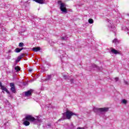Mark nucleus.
<instances>
[{
    "label": "nucleus",
    "instance_id": "obj_1",
    "mask_svg": "<svg viewBox=\"0 0 129 129\" xmlns=\"http://www.w3.org/2000/svg\"><path fill=\"white\" fill-rule=\"evenodd\" d=\"M23 124L26 126H28V125H30V122H41L42 120L41 119L37 118V119L35 118V117H33L32 115H28L25 117V118L23 119Z\"/></svg>",
    "mask_w": 129,
    "mask_h": 129
},
{
    "label": "nucleus",
    "instance_id": "obj_2",
    "mask_svg": "<svg viewBox=\"0 0 129 129\" xmlns=\"http://www.w3.org/2000/svg\"><path fill=\"white\" fill-rule=\"evenodd\" d=\"M109 109V108L108 107H104V108L94 107L93 111L97 114H100L101 112H105L106 111H108Z\"/></svg>",
    "mask_w": 129,
    "mask_h": 129
},
{
    "label": "nucleus",
    "instance_id": "obj_3",
    "mask_svg": "<svg viewBox=\"0 0 129 129\" xmlns=\"http://www.w3.org/2000/svg\"><path fill=\"white\" fill-rule=\"evenodd\" d=\"M58 5H60V10L62 13L64 14H67V9H66V5L62 3L61 1L58 2Z\"/></svg>",
    "mask_w": 129,
    "mask_h": 129
},
{
    "label": "nucleus",
    "instance_id": "obj_4",
    "mask_svg": "<svg viewBox=\"0 0 129 129\" xmlns=\"http://www.w3.org/2000/svg\"><path fill=\"white\" fill-rule=\"evenodd\" d=\"M63 115H66L67 119H70L72 115H77V114L72 112L69 110H67L66 112L64 113Z\"/></svg>",
    "mask_w": 129,
    "mask_h": 129
},
{
    "label": "nucleus",
    "instance_id": "obj_5",
    "mask_svg": "<svg viewBox=\"0 0 129 129\" xmlns=\"http://www.w3.org/2000/svg\"><path fill=\"white\" fill-rule=\"evenodd\" d=\"M0 87L2 90H3V91H6L7 93H8V94H10V91H9L8 89H7V88H6L5 86H3V84H2V82H0Z\"/></svg>",
    "mask_w": 129,
    "mask_h": 129
},
{
    "label": "nucleus",
    "instance_id": "obj_6",
    "mask_svg": "<svg viewBox=\"0 0 129 129\" xmlns=\"http://www.w3.org/2000/svg\"><path fill=\"white\" fill-rule=\"evenodd\" d=\"M11 90L13 93H16V87H15V84L14 83H10Z\"/></svg>",
    "mask_w": 129,
    "mask_h": 129
},
{
    "label": "nucleus",
    "instance_id": "obj_7",
    "mask_svg": "<svg viewBox=\"0 0 129 129\" xmlns=\"http://www.w3.org/2000/svg\"><path fill=\"white\" fill-rule=\"evenodd\" d=\"M32 92H33V90L31 89L27 91L24 92V94L25 96H31L32 95Z\"/></svg>",
    "mask_w": 129,
    "mask_h": 129
},
{
    "label": "nucleus",
    "instance_id": "obj_8",
    "mask_svg": "<svg viewBox=\"0 0 129 129\" xmlns=\"http://www.w3.org/2000/svg\"><path fill=\"white\" fill-rule=\"evenodd\" d=\"M34 2L37 3V4H40L41 5H43V4H45L46 1L45 0H33Z\"/></svg>",
    "mask_w": 129,
    "mask_h": 129
},
{
    "label": "nucleus",
    "instance_id": "obj_9",
    "mask_svg": "<svg viewBox=\"0 0 129 129\" xmlns=\"http://www.w3.org/2000/svg\"><path fill=\"white\" fill-rule=\"evenodd\" d=\"M110 20H109V23L110 24V26H109V27H110L111 31H112L113 32H115V27H114V26H111V23H110Z\"/></svg>",
    "mask_w": 129,
    "mask_h": 129
},
{
    "label": "nucleus",
    "instance_id": "obj_10",
    "mask_svg": "<svg viewBox=\"0 0 129 129\" xmlns=\"http://www.w3.org/2000/svg\"><path fill=\"white\" fill-rule=\"evenodd\" d=\"M32 50L34 52H39L41 50V48L40 47H35L32 48Z\"/></svg>",
    "mask_w": 129,
    "mask_h": 129
},
{
    "label": "nucleus",
    "instance_id": "obj_11",
    "mask_svg": "<svg viewBox=\"0 0 129 129\" xmlns=\"http://www.w3.org/2000/svg\"><path fill=\"white\" fill-rule=\"evenodd\" d=\"M111 52H112L113 54H119V52L114 49V48H111Z\"/></svg>",
    "mask_w": 129,
    "mask_h": 129
},
{
    "label": "nucleus",
    "instance_id": "obj_12",
    "mask_svg": "<svg viewBox=\"0 0 129 129\" xmlns=\"http://www.w3.org/2000/svg\"><path fill=\"white\" fill-rule=\"evenodd\" d=\"M122 30L123 31H125V32H127V34L129 35V29L127 28L126 27L123 26L122 27Z\"/></svg>",
    "mask_w": 129,
    "mask_h": 129
},
{
    "label": "nucleus",
    "instance_id": "obj_13",
    "mask_svg": "<svg viewBox=\"0 0 129 129\" xmlns=\"http://www.w3.org/2000/svg\"><path fill=\"white\" fill-rule=\"evenodd\" d=\"M112 43L115 44V45H117V44H118V43H119V42L118 41V40H117V39L115 38L113 41H112Z\"/></svg>",
    "mask_w": 129,
    "mask_h": 129
},
{
    "label": "nucleus",
    "instance_id": "obj_14",
    "mask_svg": "<svg viewBox=\"0 0 129 129\" xmlns=\"http://www.w3.org/2000/svg\"><path fill=\"white\" fill-rule=\"evenodd\" d=\"M53 76H54L52 75H48L46 78V80H50V79H51V78H52V77H53Z\"/></svg>",
    "mask_w": 129,
    "mask_h": 129
},
{
    "label": "nucleus",
    "instance_id": "obj_15",
    "mask_svg": "<svg viewBox=\"0 0 129 129\" xmlns=\"http://www.w3.org/2000/svg\"><path fill=\"white\" fill-rule=\"evenodd\" d=\"M15 70H16V72H19L21 70L20 67L19 66H17L14 68Z\"/></svg>",
    "mask_w": 129,
    "mask_h": 129
},
{
    "label": "nucleus",
    "instance_id": "obj_16",
    "mask_svg": "<svg viewBox=\"0 0 129 129\" xmlns=\"http://www.w3.org/2000/svg\"><path fill=\"white\" fill-rule=\"evenodd\" d=\"M20 51L21 49L19 48H16L15 50V52H16V53H20Z\"/></svg>",
    "mask_w": 129,
    "mask_h": 129
},
{
    "label": "nucleus",
    "instance_id": "obj_17",
    "mask_svg": "<svg viewBox=\"0 0 129 129\" xmlns=\"http://www.w3.org/2000/svg\"><path fill=\"white\" fill-rule=\"evenodd\" d=\"M22 58H21V56H19L17 57V59L16 60V62L18 63V62H20V61L21 60Z\"/></svg>",
    "mask_w": 129,
    "mask_h": 129
},
{
    "label": "nucleus",
    "instance_id": "obj_18",
    "mask_svg": "<svg viewBox=\"0 0 129 129\" xmlns=\"http://www.w3.org/2000/svg\"><path fill=\"white\" fill-rule=\"evenodd\" d=\"M93 68H96V69H99V67L95 64H92Z\"/></svg>",
    "mask_w": 129,
    "mask_h": 129
},
{
    "label": "nucleus",
    "instance_id": "obj_19",
    "mask_svg": "<svg viewBox=\"0 0 129 129\" xmlns=\"http://www.w3.org/2000/svg\"><path fill=\"white\" fill-rule=\"evenodd\" d=\"M88 22H89V24H93V19H89Z\"/></svg>",
    "mask_w": 129,
    "mask_h": 129
},
{
    "label": "nucleus",
    "instance_id": "obj_20",
    "mask_svg": "<svg viewBox=\"0 0 129 129\" xmlns=\"http://www.w3.org/2000/svg\"><path fill=\"white\" fill-rule=\"evenodd\" d=\"M122 103L124 104H126V103H127V101L125 99H123L122 100Z\"/></svg>",
    "mask_w": 129,
    "mask_h": 129
},
{
    "label": "nucleus",
    "instance_id": "obj_21",
    "mask_svg": "<svg viewBox=\"0 0 129 129\" xmlns=\"http://www.w3.org/2000/svg\"><path fill=\"white\" fill-rule=\"evenodd\" d=\"M19 47H24V43L21 42L19 44Z\"/></svg>",
    "mask_w": 129,
    "mask_h": 129
},
{
    "label": "nucleus",
    "instance_id": "obj_22",
    "mask_svg": "<svg viewBox=\"0 0 129 129\" xmlns=\"http://www.w3.org/2000/svg\"><path fill=\"white\" fill-rule=\"evenodd\" d=\"M61 40H62V41H66V40H67V37H61Z\"/></svg>",
    "mask_w": 129,
    "mask_h": 129
},
{
    "label": "nucleus",
    "instance_id": "obj_23",
    "mask_svg": "<svg viewBox=\"0 0 129 129\" xmlns=\"http://www.w3.org/2000/svg\"><path fill=\"white\" fill-rule=\"evenodd\" d=\"M19 56L21 57V58L22 59V58L25 57V54L22 53Z\"/></svg>",
    "mask_w": 129,
    "mask_h": 129
},
{
    "label": "nucleus",
    "instance_id": "obj_24",
    "mask_svg": "<svg viewBox=\"0 0 129 129\" xmlns=\"http://www.w3.org/2000/svg\"><path fill=\"white\" fill-rule=\"evenodd\" d=\"M46 127H47V128H49L50 127H51V124H48L46 125Z\"/></svg>",
    "mask_w": 129,
    "mask_h": 129
},
{
    "label": "nucleus",
    "instance_id": "obj_25",
    "mask_svg": "<svg viewBox=\"0 0 129 129\" xmlns=\"http://www.w3.org/2000/svg\"><path fill=\"white\" fill-rule=\"evenodd\" d=\"M63 77L64 79H67V78H68L67 77V76H66V75H63Z\"/></svg>",
    "mask_w": 129,
    "mask_h": 129
},
{
    "label": "nucleus",
    "instance_id": "obj_26",
    "mask_svg": "<svg viewBox=\"0 0 129 129\" xmlns=\"http://www.w3.org/2000/svg\"><path fill=\"white\" fill-rule=\"evenodd\" d=\"M77 129H85V128L84 127H77Z\"/></svg>",
    "mask_w": 129,
    "mask_h": 129
},
{
    "label": "nucleus",
    "instance_id": "obj_27",
    "mask_svg": "<svg viewBox=\"0 0 129 129\" xmlns=\"http://www.w3.org/2000/svg\"><path fill=\"white\" fill-rule=\"evenodd\" d=\"M124 82L125 84H126V85H128V82H127L125 81H124Z\"/></svg>",
    "mask_w": 129,
    "mask_h": 129
},
{
    "label": "nucleus",
    "instance_id": "obj_28",
    "mask_svg": "<svg viewBox=\"0 0 129 129\" xmlns=\"http://www.w3.org/2000/svg\"><path fill=\"white\" fill-rule=\"evenodd\" d=\"M114 79H115L116 82H117V81H118V78H115Z\"/></svg>",
    "mask_w": 129,
    "mask_h": 129
},
{
    "label": "nucleus",
    "instance_id": "obj_29",
    "mask_svg": "<svg viewBox=\"0 0 129 129\" xmlns=\"http://www.w3.org/2000/svg\"><path fill=\"white\" fill-rule=\"evenodd\" d=\"M32 71H33V70H32V69H30L29 70V72H32Z\"/></svg>",
    "mask_w": 129,
    "mask_h": 129
},
{
    "label": "nucleus",
    "instance_id": "obj_30",
    "mask_svg": "<svg viewBox=\"0 0 129 129\" xmlns=\"http://www.w3.org/2000/svg\"><path fill=\"white\" fill-rule=\"evenodd\" d=\"M73 79H71V83H73Z\"/></svg>",
    "mask_w": 129,
    "mask_h": 129
},
{
    "label": "nucleus",
    "instance_id": "obj_31",
    "mask_svg": "<svg viewBox=\"0 0 129 129\" xmlns=\"http://www.w3.org/2000/svg\"><path fill=\"white\" fill-rule=\"evenodd\" d=\"M8 53H12V50L10 49V50L8 51Z\"/></svg>",
    "mask_w": 129,
    "mask_h": 129
},
{
    "label": "nucleus",
    "instance_id": "obj_32",
    "mask_svg": "<svg viewBox=\"0 0 129 129\" xmlns=\"http://www.w3.org/2000/svg\"><path fill=\"white\" fill-rule=\"evenodd\" d=\"M21 51H22V50H24V48H20Z\"/></svg>",
    "mask_w": 129,
    "mask_h": 129
},
{
    "label": "nucleus",
    "instance_id": "obj_33",
    "mask_svg": "<svg viewBox=\"0 0 129 129\" xmlns=\"http://www.w3.org/2000/svg\"><path fill=\"white\" fill-rule=\"evenodd\" d=\"M127 16H128V17H129V14H127Z\"/></svg>",
    "mask_w": 129,
    "mask_h": 129
},
{
    "label": "nucleus",
    "instance_id": "obj_34",
    "mask_svg": "<svg viewBox=\"0 0 129 129\" xmlns=\"http://www.w3.org/2000/svg\"><path fill=\"white\" fill-rule=\"evenodd\" d=\"M63 117L64 119H65V117H64V116H63Z\"/></svg>",
    "mask_w": 129,
    "mask_h": 129
}]
</instances>
